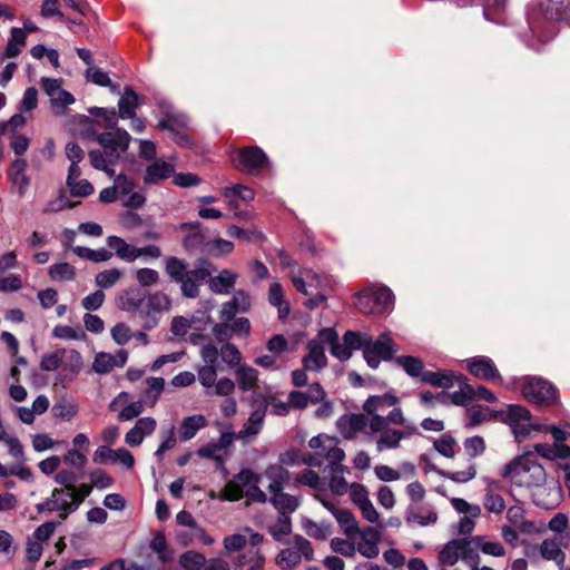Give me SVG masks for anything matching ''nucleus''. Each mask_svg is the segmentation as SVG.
<instances>
[{
    "label": "nucleus",
    "instance_id": "nucleus-23",
    "mask_svg": "<svg viewBox=\"0 0 570 570\" xmlns=\"http://www.w3.org/2000/svg\"><path fill=\"white\" fill-rule=\"evenodd\" d=\"M128 400L129 394L126 392H120L109 403V410L112 412L118 411L120 405L122 406L118 415V419L122 422L138 417L144 412V404L141 401H134L128 403Z\"/></svg>",
    "mask_w": 570,
    "mask_h": 570
},
{
    "label": "nucleus",
    "instance_id": "nucleus-28",
    "mask_svg": "<svg viewBox=\"0 0 570 570\" xmlns=\"http://www.w3.org/2000/svg\"><path fill=\"white\" fill-rule=\"evenodd\" d=\"M250 307V298L244 291L234 293L229 302L223 304L220 309V318L223 321H232L237 313H245Z\"/></svg>",
    "mask_w": 570,
    "mask_h": 570
},
{
    "label": "nucleus",
    "instance_id": "nucleus-20",
    "mask_svg": "<svg viewBox=\"0 0 570 570\" xmlns=\"http://www.w3.org/2000/svg\"><path fill=\"white\" fill-rule=\"evenodd\" d=\"M370 419L364 414H344L336 421V426L342 436L346 440H354L358 433L368 426Z\"/></svg>",
    "mask_w": 570,
    "mask_h": 570
},
{
    "label": "nucleus",
    "instance_id": "nucleus-53",
    "mask_svg": "<svg viewBox=\"0 0 570 570\" xmlns=\"http://www.w3.org/2000/svg\"><path fill=\"white\" fill-rule=\"evenodd\" d=\"M475 547L484 554L492 557H503L505 548L499 541H492L485 535H476L473 538Z\"/></svg>",
    "mask_w": 570,
    "mask_h": 570
},
{
    "label": "nucleus",
    "instance_id": "nucleus-8",
    "mask_svg": "<svg viewBox=\"0 0 570 570\" xmlns=\"http://www.w3.org/2000/svg\"><path fill=\"white\" fill-rule=\"evenodd\" d=\"M313 556L314 549L311 542L302 535H295L288 546L279 551L275 562L283 570H292L303 560L311 561Z\"/></svg>",
    "mask_w": 570,
    "mask_h": 570
},
{
    "label": "nucleus",
    "instance_id": "nucleus-11",
    "mask_svg": "<svg viewBox=\"0 0 570 570\" xmlns=\"http://www.w3.org/2000/svg\"><path fill=\"white\" fill-rule=\"evenodd\" d=\"M416 426H407V430H399L391 426H384L379 431H367L368 438L375 436V449L379 453L396 450L401 446V442L411 438L416 432Z\"/></svg>",
    "mask_w": 570,
    "mask_h": 570
},
{
    "label": "nucleus",
    "instance_id": "nucleus-57",
    "mask_svg": "<svg viewBox=\"0 0 570 570\" xmlns=\"http://www.w3.org/2000/svg\"><path fill=\"white\" fill-rule=\"evenodd\" d=\"M122 277V272L118 268H109L99 272L95 276V284L99 289H108L115 286Z\"/></svg>",
    "mask_w": 570,
    "mask_h": 570
},
{
    "label": "nucleus",
    "instance_id": "nucleus-26",
    "mask_svg": "<svg viewBox=\"0 0 570 570\" xmlns=\"http://www.w3.org/2000/svg\"><path fill=\"white\" fill-rule=\"evenodd\" d=\"M469 552V543L465 540H452L439 552V562L443 567H452L460 559H465Z\"/></svg>",
    "mask_w": 570,
    "mask_h": 570
},
{
    "label": "nucleus",
    "instance_id": "nucleus-48",
    "mask_svg": "<svg viewBox=\"0 0 570 570\" xmlns=\"http://www.w3.org/2000/svg\"><path fill=\"white\" fill-rule=\"evenodd\" d=\"M394 363L400 366L410 377L420 379L424 373L423 361L411 355H402L394 358Z\"/></svg>",
    "mask_w": 570,
    "mask_h": 570
},
{
    "label": "nucleus",
    "instance_id": "nucleus-9",
    "mask_svg": "<svg viewBox=\"0 0 570 570\" xmlns=\"http://www.w3.org/2000/svg\"><path fill=\"white\" fill-rule=\"evenodd\" d=\"M171 307L169 296L163 292H155L145 295L138 317L142 322V327L147 331L155 328L164 313Z\"/></svg>",
    "mask_w": 570,
    "mask_h": 570
},
{
    "label": "nucleus",
    "instance_id": "nucleus-13",
    "mask_svg": "<svg viewBox=\"0 0 570 570\" xmlns=\"http://www.w3.org/2000/svg\"><path fill=\"white\" fill-rule=\"evenodd\" d=\"M314 498L328 511L337 521L342 532L347 537L352 538L356 535V532L361 529L355 515L346 509H340L334 500H332L326 493H316Z\"/></svg>",
    "mask_w": 570,
    "mask_h": 570
},
{
    "label": "nucleus",
    "instance_id": "nucleus-37",
    "mask_svg": "<svg viewBox=\"0 0 570 570\" xmlns=\"http://www.w3.org/2000/svg\"><path fill=\"white\" fill-rule=\"evenodd\" d=\"M328 468L331 469L328 480V488L331 492L335 495L345 494L350 489V485L344 478V474L350 472L348 468L346 465H343L342 462L333 464Z\"/></svg>",
    "mask_w": 570,
    "mask_h": 570
},
{
    "label": "nucleus",
    "instance_id": "nucleus-64",
    "mask_svg": "<svg viewBox=\"0 0 570 570\" xmlns=\"http://www.w3.org/2000/svg\"><path fill=\"white\" fill-rule=\"evenodd\" d=\"M292 531L291 518L287 514H279L277 521L269 528V532L273 538L277 541H282L283 538L289 534Z\"/></svg>",
    "mask_w": 570,
    "mask_h": 570
},
{
    "label": "nucleus",
    "instance_id": "nucleus-27",
    "mask_svg": "<svg viewBox=\"0 0 570 570\" xmlns=\"http://www.w3.org/2000/svg\"><path fill=\"white\" fill-rule=\"evenodd\" d=\"M212 272L208 267H199L190 271L188 276L179 281L183 296L195 298L199 295L200 283L210 276Z\"/></svg>",
    "mask_w": 570,
    "mask_h": 570
},
{
    "label": "nucleus",
    "instance_id": "nucleus-56",
    "mask_svg": "<svg viewBox=\"0 0 570 570\" xmlns=\"http://www.w3.org/2000/svg\"><path fill=\"white\" fill-rule=\"evenodd\" d=\"M302 527L308 537L316 540H325L331 534V525L328 523H317L311 519H304Z\"/></svg>",
    "mask_w": 570,
    "mask_h": 570
},
{
    "label": "nucleus",
    "instance_id": "nucleus-24",
    "mask_svg": "<svg viewBox=\"0 0 570 570\" xmlns=\"http://www.w3.org/2000/svg\"><path fill=\"white\" fill-rule=\"evenodd\" d=\"M466 363L472 375L487 381H501V375L490 357L476 356L466 360Z\"/></svg>",
    "mask_w": 570,
    "mask_h": 570
},
{
    "label": "nucleus",
    "instance_id": "nucleus-2",
    "mask_svg": "<svg viewBox=\"0 0 570 570\" xmlns=\"http://www.w3.org/2000/svg\"><path fill=\"white\" fill-rule=\"evenodd\" d=\"M503 476L518 487L534 488L532 501L537 507L544 509L553 508L554 503L541 499V494L547 490L543 488L547 473L544 468L534 460L532 454L515 458L505 466Z\"/></svg>",
    "mask_w": 570,
    "mask_h": 570
},
{
    "label": "nucleus",
    "instance_id": "nucleus-7",
    "mask_svg": "<svg viewBox=\"0 0 570 570\" xmlns=\"http://www.w3.org/2000/svg\"><path fill=\"white\" fill-rule=\"evenodd\" d=\"M230 160L235 168L250 175L269 170L272 166L268 156L258 146H248L234 151Z\"/></svg>",
    "mask_w": 570,
    "mask_h": 570
},
{
    "label": "nucleus",
    "instance_id": "nucleus-36",
    "mask_svg": "<svg viewBox=\"0 0 570 570\" xmlns=\"http://www.w3.org/2000/svg\"><path fill=\"white\" fill-rule=\"evenodd\" d=\"M207 425V419L203 414H194L181 420L179 425V439L187 442Z\"/></svg>",
    "mask_w": 570,
    "mask_h": 570
},
{
    "label": "nucleus",
    "instance_id": "nucleus-49",
    "mask_svg": "<svg viewBox=\"0 0 570 570\" xmlns=\"http://www.w3.org/2000/svg\"><path fill=\"white\" fill-rule=\"evenodd\" d=\"M89 160L95 169L105 171L109 177H114L116 171L114 166L118 160L106 155L104 150L94 149L89 151Z\"/></svg>",
    "mask_w": 570,
    "mask_h": 570
},
{
    "label": "nucleus",
    "instance_id": "nucleus-33",
    "mask_svg": "<svg viewBox=\"0 0 570 570\" xmlns=\"http://www.w3.org/2000/svg\"><path fill=\"white\" fill-rule=\"evenodd\" d=\"M540 556L549 561H554L560 570L563 569L566 554L561 549V542L557 538L544 539L539 546Z\"/></svg>",
    "mask_w": 570,
    "mask_h": 570
},
{
    "label": "nucleus",
    "instance_id": "nucleus-30",
    "mask_svg": "<svg viewBox=\"0 0 570 570\" xmlns=\"http://www.w3.org/2000/svg\"><path fill=\"white\" fill-rule=\"evenodd\" d=\"M174 171L175 166L171 163L158 159L146 168L144 183L147 185L158 184L159 181L169 178Z\"/></svg>",
    "mask_w": 570,
    "mask_h": 570
},
{
    "label": "nucleus",
    "instance_id": "nucleus-14",
    "mask_svg": "<svg viewBox=\"0 0 570 570\" xmlns=\"http://www.w3.org/2000/svg\"><path fill=\"white\" fill-rule=\"evenodd\" d=\"M72 492L63 489H53L50 498L36 505L38 512H59L60 518L65 520L70 513L77 510V503L72 498Z\"/></svg>",
    "mask_w": 570,
    "mask_h": 570
},
{
    "label": "nucleus",
    "instance_id": "nucleus-45",
    "mask_svg": "<svg viewBox=\"0 0 570 570\" xmlns=\"http://www.w3.org/2000/svg\"><path fill=\"white\" fill-rule=\"evenodd\" d=\"M238 387L246 392L255 389L258 381V371L247 364H242L235 370Z\"/></svg>",
    "mask_w": 570,
    "mask_h": 570
},
{
    "label": "nucleus",
    "instance_id": "nucleus-52",
    "mask_svg": "<svg viewBox=\"0 0 570 570\" xmlns=\"http://www.w3.org/2000/svg\"><path fill=\"white\" fill-rule=\"evenodd\" d=\"M455 376L452 372H432V371H424L421 381L423 383L436 386V387H450L453 385Z\"/></svg>",
    "mask_w": 570,
    "mask_h": 570
},
{
    "label": "nucleus",
    "instance_id": "nucleus-3",
    "mask_svg": "<svg viewBox=\"0 0 570 570\" xmlns=\"http://www.w3.org/2000/svg\"><path fill=\"white\" fill-rule=\"evenodd\" d=\"M345 338L353 346L363 351L364 360L372 368H377L382 361H394V355L400 351L399 345L389 333H382L374 340L366 333L346 331Z\"/></svg>",
    "mask_w": 570,
    "mask_h": 570
},
{
    "label": "nucleus",
    "instance_id": "nucleus-39",
    "mask_svg": "<svg viewBox=\"0 0 570 570\" xmlns=\"http://www.w3.org/2000/svg\"><path fill=\"white\" fill-rule=\"evenodd\" d=\"M269 502L279 512V514L292 513L299 505V501L296 497L285 493L283 490L269 491Z\"/></svg>",
    "mask_w": 570,
    "mask_h": 570
},
{
    "label": "nucleus",
    "instance_id": "nucleus-21",
    "mask_svg": "<svg viewBox=\"0 0 570 570\" xmlns=\"http://www.w3.org/2000/svg\"><path fill=\"white\" fill-rule=\"evenodd\" d=\"M41 85L46 95L49 97L52 107L62 110L75 102L73 96L61 87L60 80L42 78Z\"/></svg>",
    "mask_w": 570,
    "mask_h": 570
},
{
    "label": "nucleus",
    "instance_id": "nucleus-29",
    "mask_svg": "<svg viewBox=\"0 0 570 570\" xmlns=\"http://www.w3.org/2000/svg\"><path fill=\"white\" fill-rule=\"evenodd\" d=\"M308 353L303 358V366L308 371H320L327 364L324 346L321 342L312 340L307 344Z\"/></svg>",
    "mask_w": 570,
    "mask_h": 570
},
{
    "label": "nucleus",
    "instance_id": "nucleus-22",
    "mask_svg": "<svg viewBox=\"0 0 570 570\" xmlns=\"http://www.w3.org/2000/svg\"><path fill=\"white\" fill-rule=\"evenodd\" d=\"M157 428V421L153 416L139 417L135 425L125 434V442L131 446H139L145 438L151 435Z\"/></svg>",
    "mask_w": 570,
    "mask_h": 570
},
{
    "label": "nucleus",
    "instance_id": "nucleus-40",
    "mask_svg": "<svg viewBox=\"0 0 570 570\" xmlns=\"http://www.w3.org/2000/svg\"><path fill=\"white\" fill-rule=\"evenodd\" d=\"M139 105V96L132 90L131 87H126L118 101V117L120 119L134 117V114H136V109Z\"/></svg>",
    "mask_w": 570,
    "mask_h": 570
},
{
    "label": "nucleus",
    "instance_id": "nucleus-25",
    "mask_svg": "<svg viewBox=\"0 0 570 570\" xmlns=\"http://www.w3.org/2000/svg\"><path fill=\"white\" fill-rule=\"evenodd\" d=\"M128 360L126 350H119L116 354L99 352L92 362V370L98 374L110 372L115 367H122Z\"/></svg>",
    "mask_w": 570,
    "mask_h": 570
},
{
    "label": "nucleus",
    "instance_id": "nucleus-46",
    "mask_svg": "<svg viewBox=\"0 0 570 570\" xmlns=\"http://www.w3.org/2000/svg\"><path fill=\"white\" fill-rule=\"evenodd\" d=\"M534 450L547 460L567 459L570 456V446L564 443H539L534 445Z\"/></svg>",
    "mask_w": 570,
    "mask_h": 570
},
{
    "label": "nucleus",
    "instance_id": "nucleus-6",
    "mask_svg": "<svg viewBox=\"0 0 570 570\" xmlns=\"http://www.w3.org/2000/svg\"><path fill=\"white\" fill-rule=\"evenodd\" d=\"M289 276L297 292L312 296L306 302L308 308L318 307L325 302L326 296L320 292L324 279L317 273L309 268H293Z\"/></svg>",
    "mask_w": 570,
    "mask_h": 570
},
{
    "label": "nucleus",
    "instance_id": "nucleus-50",
    "mask_svg": "<svg viewBox=\"0 0 570 570\" xmlns=\"http://www.w3.org/2000/svg\"><path fill=\"white\" fill-rule=\"evenodd\" d=\"M61 368L76 376L83 367V361L80 353L73 348H61Z\"/></svg>",
    "mask_w": 570,
    "mask_h": 570
},
{
    "label": "nucleus",
    "instance_id": "nucleus-55",
    "mask_svg": "<svg viewBox=\"0 0 570 570\" xmlns=\"http://www.w3.org/2000/svg\"><path fill=\"white\" fill-rule=\"evenodd\" d=\"M49 277L55 282H68L76 278V268L69 263L53 264L48 269Z\"/></svg>",
    "mask_w": 570,
    "mask_h": 570
},
{
    "label": "nucleus",
    "instance_id": "nucleus-38",
    "mask_svg": "<svg viewBox=\"0 0 570 570\" xmlns=\"http://www.w3.org/2000/svg\"><path fill=\"white\" fill-rule=\"evenodd\" d=\"M144 297L145 295L137 289H126L119 294L117 305L124 312L138 315Z\"/></svg>",
    "mask_w": 570,
    "mask_h": 570
},
{
    "label": "nucleus",
    "instance_id": "nucleus-44",
    "mask_svg": "<svg viewBox=\"0 0 570 570\" xmlns=\"http://www.w3.org/2000/svg\"><path fill=\"white\" fill-rule=\"evenodd\" d=\"M27 166V161L23 158H18L12 163L9 171V177L20 195H23L29 186V178L26 175Z\"/></svg>",
    "mask_w": 570,
    "mask_h": 570
},
{
    "label": "nucleus",
    "instance_id": "nucleus-17",
    "mask_svg": "<svg viewBox=\"0 0 570 570\" xmlns=\"http://www.w3.org/2000/svg\"><path fill=\"white\" fill-rule=\"evenodd\" d=\"M114 181L118 197L125 207L139 208L145 204L146 197L142 190H136V184L130 177L120 174Z\"/></svg>",
    "mask_w": 570,
    "mask_h": 570
},
{
    "label": "nucleus",
    "instance_id": "nucleus-32",
    "mask_svg": "<svg viewBox=\"0 0 570 570\" xmlns=\"http://www.w3.org/2000/svg\"><path fill=\"white\" fill-rule=\"evenodd\" d=\"M390 424L402 425L406 429L407 426L412 425L407 423L402 409L395 406L386 416L375 415L371 417L368 422V429L370 431H379L382 430L385 425L390 426Z\"/></svg>",
    "mask_w": 570,
    "mask_h": 570
},
{
    "label": "nucleus",
    "instance_id": "nucleus-60",
    "mask_svg": "<svg viewBox=\"0 0 570 570\" xmlns=\"http://www.w3.org/2000/svg\"><path fill=\"white\" fill-rule=\"evenodd\" d=\"M331 548L334 552L346 557L354 558L356 554L355 550V535L352 538L342 539V538H333L331 540Z\"/></svg>",
    "mask_w": 570,
    "mask_h": 570
},
{
    "label": "nucleus",
    "instance_id": "nucleus-5",
    "mask_svg": "<svg viewBox=\"0 0 570 570\" xmlns=\"http://www.w3.org/2000/svg\"><path fill=\"white\" fill-rule=\"evenodd\" d=\"M501 421L510 426L517 442L525 441L532 432L542 431V425L532 421L529 410L519 404H510L500 413Z\"/></svg>",
    "mask_w": 570,
    "mask_h": 570
},
{
    "label": "nucleus",
    "instance_id": "nucleus-41",
    "mask_svg": "<svg viewBox=\"0 0 570 570\" xmlns=\"http://www.w3.org/2000/svg\"><path fill=\"white\" fill-rule=\"evenodd\" d=\"M106 242L121 261L135 262L137 259L138 247L126 243L121 237L115 235L108 236Z\"/></svg>",
    "mask_w": 570,
    "mask_h": 570
},
{
    "label": "nucleus",
    "instance_id": "nucleus-34",
    "mask_svg": "<svg viewBox=\"0 0 570 570\" xmlns=\"http://www.w3.org/2000/svg\"><path fill=\"white\" fill-rule=\"evenodd\" d=\"M263 475L269 481L268 491L284 490L285 484L289 481L291 473L283 464H269Z\"/></svg>",
    "mask_w": 570,
    "mask_h": 570
},
{
    "label": "nucleus",
    "instance_id": "nucleus-12",
    "mask_svg": "<svg viewBox=\"0 0 570 570\" xmlns=\"http://www.w3.org/2000/svg\"><path fill=\"white\" fill-rule=\"evenodd\" d=\"M521 392L529 402L537 404H552L557 399L556 389L540 377L523 379Z\"/></svg>",
    "mask_w": 570,
    "mask_h": 570
},
{
    "label": "nucleus",
    "instance_id": "nucleus-61",
    "mask_svg": "<svg viewBox=\"0 0 570 570\" xmlns=\"http://www.w3.org/2000/svg\"><path fill=\"white\" fill-rule=\"evenodd\" d=\"M160 444L155 452V456L158 461L164 459L167 451L173 450L176 446L177 440L175 436V426L171 425L167 431L160 433Z\"/></svg>",
    "mask_w": 570,
    "mask_h": 570
},
{
    "label": "nucleus",
    "instance_id": "nucleus-43",
    "mask_svg": "<svg viewBox=\"0 0 570 570\" xmlns=\"http://www.w3.org/2000/svg\"><path fill=\"white\" fill-rule=\"evenodd\" d=\"M525 511L519 505H512L507 511V520L522 533H532L535 530L534 523L524 517Z\"/></svg>",
    "mask_w": 570,
    "mask_h": 570
},
{
    "label": "nucleus",
    "instance_id": "nucleus-4",
    "mask_svg": "<svg viewBox=\"0 0 570 570\" xmlns=\"http://www.w3.org/2000/svg\"><path fill=\"white\" fill-rule=\"evenodd\" d=\"M338 439L327 434H318L308 441L312 453L303 454V463L308 466L320 468L324 462L327 466L344 461L345 452L338 446Z\"/></svg>",
    "mask_w": 570,
    "mask_h": 570
},
{
    "label": "nucleus",
    "instance_id": "nucleus-15",
    "mask_svg": "<svg viewBox=\"0 0 570 570\" xmlns=\"http://www.w3.org/2000/svg\"><path fill=\"white\" fill-rule=\"evenodd\" d=\"M96 139L106 155L119 160L121 154L128 149L130 135L125 129L115 128L98 135Z\"/></svg>",
    "mask_w": 570,
    "mask_h": 570
},
{
    "label": "nucleus",
    "instance_id": "nucleus-51",
    "mask_svg": "<svg viewBox=\"0 0 570 570\" xmlns=\"http://www.w3.org/2000/svg\"><path fill=\"white\" fill-rule=\"evenodd\" d=\"M190 271L191 269H188V264L176 256H169L165 261V272L168 277L176 283L188 276Z\"/></svg>",
    "mask_w": 570,
    "mask_h": 570
},
{
    "label": "nucleus",
    "instance_id": "nucleus-10",
    "mask_svg": "<svg viewBox=\"0 0 570 570\" xmlns=\"http://www.w3.org/2000/svg\"><path fill=\"white\" fill-rule=\"evenodd\" d=\"M394 296L390 288H367L360 293L357 308L364 314H380L393 308Z\"/></svg>",
    "mask_w": 570,
    "mask_h": 570
},
{
    "label": "nucleus",
    "instance_id": "nucleus-18",
    "mask_svg": "<svg viewBox=\"0 0 570 570\" xmlns=\"http://www.w3.org/2000/svg\"><path fill=\"white\" fill-rule=\"evenodd\" d=\"M380 532L373 527H364L356 532L355 550L366 559H374L380 553Z\"/></svg>",
    "mask_w": 570,
    "mask_h": 570
},
{
    "label": "nucleus",
    "instance_id": "nucleus-54",
    "mask_svg": "<svg viewBox=\"0 0 570 570\" xmlns=\"http://www.w3.org/2000/svg\"><path fill=\"white\" fill-rule=\"evenodd\" d=\"M460 389L452 393L451 400L455 405L465 406L474 400V387L466 382L465 377L458 379Z\"/></svg>",
    "mask_w": 570,
    "mask_h": 570
},
{
    "label": "nucleus",
    "instance_id": "nucleus-58",
    "mask_svg": "<svg viewBox=\"0 0 570 570\" xmlns=\"http://www.w3.org/2000/svg\"><path fill=\"white\" fill-rule=\"evenodd\" d=\"M196 453L203 459L213 460L217 465H224L228 456V453H224L215 442L202 445Z\"/></svg>",
    "mask_w": 570,
    "mask_h": 570
},
{
    "label": "nucleus",
    "instance_id": "nucleus-1",
    "mask_svg": "<svg viewBox=\"0 0 570 570\" xmlns=\"http://www.w3.org/2000/svg\"><path fill=\"white\" fill-rule=\"evenodd\" d=\"M570 19V0H540L527 7V22L532 37L540 42L556 35V22Z\"/></svg>",
    "mask_w": 570,
    "mask_h": 570
},
{
    "label": "nucleus",
    "instance_id": "nucleus-47",
    "mask_svg": "<svg viewBox=\"0 0 570 570\" xmlns=\"http://www.w3.org/2000/svg\"><path fill=\"white\" fill-rule=\"evenodd\" d=\"M236 282V274L229 269L222 271L217 276L210 277L208 284L213 293L228 294Z\"/></svg>",
    "mask_w": 570,
    "mask_h": 570
},
{
    "label": "nucleus",
    "instance_id": "nucleus-19",
    "mask_svg": "<svg viewBox=\"0 0 570 570\" xmlns=\"http://www.w3.org/2000/svg\"><path fill=\"white\" fill-rule=\"evenodd\" d=\"M214 308V303L208 301L205 303L204 309H199L195 312V314L189 318L190 321V330L193 333L189 335V342L193 345H200L203 341L206 338L204 334L200 332L205 331L208 325L213 323L210 311Z\"/></svg>",
    "mask_w": 570,
    "mask_h": 570
},
{
    "label": "nucleus",
    "instance_id": "nucleus-63",
    "mask_svg": "<svg viewBox=\"0 0 570 570\" xmlns=\"http://www.w3.org/2000/svg\"><path fill=\"white\" fill-rule=\"evenodd\" d=\"M52 337L65 341H78L85 337V333L79 327L69 325H56L51 333Z\"/></svg>",
    "mask_w": 570,
    "mask_h": 570
},
{
    "label": "nucleus",
    "instance_id": "nucleus-31",
    "mask_svg": "<svg viewBox=\"0 0 570 570\" xmlns=\"http://www.w3.org/2000/svg\"><path fill=\"white\" fill-rule=\"evenodd\" d=\"M405 520L407 523L426 527L434 524L438 521V513L430 507L411 505L405 512Z\"/></svg>",
    "mask_w": 570,
    "mask_h": 570
},
{
    "label": "nucleus",
    "instance_id": "nucleus-42",
    "mask_svg": "<svg viewBox=\"0 0 570 570\" xmlns=\"http://www.w3.org/2000/svg\"><path fill=\"white\" fill-rule=\"evenodd\" d=\"M256 402H262L266 411L269 409L272 414L279 416L287 415L291 407L289 402L285 403L267 393H254L253 403L256 404Z\"/></svg>",
    "mask_w": 570,
    "mask_h": 570
},
{
    "label": "nucleus",
    "instance_id": "nucleus-62",
    "mask_svg": "<svg viewBox=\"0 0 570 570\" xmlns=\"http://www.w3.org/2000/svg\"><path fill=\"white\" fill-rule=\"evenodd\" d=\"M206 563L205 557L196 551H187L183 553L179 558V564L185 570H199Z\"/></svg>",
    "mask_w": 570,
    "mask_h": 570
},
{
    "label": "nucleus",
    "instance_id": "nucleus-35",
    "mask_svg": "<svg viewBox=\"0 0 570 570\" xmlns=\"http://www.w3.org/2000/svg\"><path fill=\"white\" fill-rule=\"evenodd\" d=\"M220 191L230 209H235L237 207V203L235 202L236 197L245 203H249L255 198L254 190L242 184L226 186L222 188Z\"/></svg>",
    "mask_w": 570,
    "mask_h": 570
},
{
    "label": "nucleus",
    "instance_id": "nucleus-16",
    "mask_svg": "<svg viewBox=\"0 0 570 570\" xmlns=\"http://www.w3.org/2000/svg\"><path fill=\"white\" fill-rule=\"evenodd\" d=\"M262 475L250 469L240 470L233 480L226 483L223 489V495L229 501H238L244 497L245 490L254 484H258Z\"/></svg>",
    "mask_w": 570,
    "mask_h": 570
},
{
    "label": "nucleus",
    "instance_id": "nucleus-59",
    "mask_svg": "<svg viewBox=\"0 0 570 570\" xmlns=\"http://www.w3.org/2000/svg\"><path fill=\"white\" fill-rule=\"evenodd\" d=\"M236 566L248 564V570H263L265 564V557L259 550H247L244 554L237 558Z\"/></svg>",
    "mask_w": 570,
    "mask_h": 570
}]
</instances>
